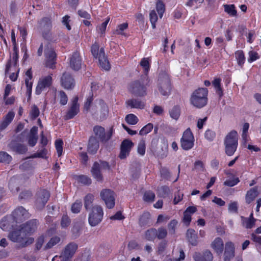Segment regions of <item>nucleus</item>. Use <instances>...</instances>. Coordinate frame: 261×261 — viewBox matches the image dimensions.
<instances>
[{
    "label": "nucleus",
    "mask_w": 261,
    "mask_h": 261,
    "mask_svg": "<svg viewBox=\"0 0 261 261\" xmlns=\"http://www.w3.org/2000/svg\"><path fill=\"white\" fill-rule=\"evenodd\" d=\"M207 94L206 88H201L195 90L191 95L190 103L197 108L204 107L207 103Z\"/></svg>",
    "instance_id": "nucleus-1"
},
{
    "label": "nucleus",
    "mask_w": 261,
    "mask_h": 261,
    "mask_svg": "<svg viewBox=\"0 0 261 261\" xmlns=\"http://www.w3.org/2000/svg\"><path fill=\"white\" fill-rule=\"evenodd\" d=\"M8 238L13 242L17 243L19 247H24L31 244L34 241V239L29 237L20 227L11 232Z\"/></svg>",
    "instance_id": "nucleus-2"
},
{
    "label": "nucleus",
    "mask_w": 261,
    "mask_h": 261,
    "mask_svg": "<svg viewBox=\"0 0 261 261\" xmlns=\"http://www.w3.org/2000/svg\"><path fill=\"white\" fill-rule=\"evenodd\" d=\"M158 88L161 94L163 96L168 95L171 91V84L169 75L165 72L159 74Z\"/></svg>",
    "instance_id": "nucleus-3"
},
{
    "label": "nucleus",
    "mask_w": 261,
    "mask_h": 261,
    "mask_svg": "<svg viewBox=\"0 0 261 261\" xmlns=\"http://www.w3.org/2000/svg\"><path fill=\"white\" fill-rule=\"evenodd\" d=\"M167 145L164 140L159 141L158 139H153L151 142V149L154 154L160 159L167 156Z\"/></svg>",
    "instance_id": "nucleus-4"
},
{
    "label": "nucleus",
    "mask_w": 261,
    "mask_h": 261,
    "mask_svg": "<svg viewBox=\"0 0 261 261\" xmlns=\"http://www.w3.org/2000/svg\"><path fill=\"white\" fill-rule=\"evenodd\" d=\"M77 248V245L73 243L68 244L63 252L60 256H55L53 258V261H67L71 258L75 253Z\"/></svg>",
    "instance_id": "nucleus-5"
},
{
    "label": "nucleus",
    "mask_w": 261,
    "mask_h": 261,
    "mask_svg": "<svg viewBox=\"0 0 261 261\" xmlns=\"http://www.w3.org/2000/svg\"><path fill=\"white\" fill-rule=\"evenodd\" d=\"M110 167L109 164L104 161H99V163L95 162L91 169L92 176L98 181H102L103 180L101 171L110 170Z\"/></svg>",
    "instance_id": "nucleus-6"
},
{
    "label": "nucleus",
    "mask_w": 261,
    "mask_h": 261,
    "mask_svg": "<svg viewBox=\"0 0 261 261\" xmlns=\"http://www.w3.org/2000/svg\"><path fill=\"white\" fill-rule=\"evenodd\" d=\"M103 211L101 206H94L89 216V223L91 226L97 225L102 220L103 217Z\"/></svg>",
    "instance_id": "nucleus-7"
},
{
    "label": "nucleus",
    "mask_w": 261,
    "mask_h": 261,
    "mask_svg": "<svg viewBox=\"0 0 261 261\" xmlns=\"http://www.w3.org/2000/svg\"><path fill=\"white\" fill-rule=\"evenodd\" d=\"M194 137L191 129L188 128L183 133L180 139L181 147L184 150L191 149L194 144Z\"/></svg>",
    "instance_id": "nucleus-8"
},
{
    "label": "nucleus",
    "mask_w": 261,
    "mask_h": 261,
    "mask_svg": "<svg viewBox=\"0 0 261 261\" xmlns=\"http://www.w3.org/2000/svg\"><path fill=\"white\" fill-rule=\"evenodd\" d=\"M100 195L108 208H112L114 207L115 194L113 191L109 189H104L101 191Z\"/></svg>",
    "instance_id": "nucleus-9"
},
{
    "label": "nucleus",
    "mask_w": 261,
    "mask_h": 261,
    "mask_svg": "<svg viewBox=\"0 0 261 261\" xmlns=\"http://www.w3.org/2000/svg\"><path fill=\"white\" fill-rule=\"evenodd\" d=\"M129 91L132 93L138 96H144L146 95V87L138 81L131 83Z\"/></svg>",
    "instance_id": "nucleus-10"
},
{
    "label": "nucleus",
    "mask_w": 261,
    "mask_h": 261,
    "mask_svg": "<svg viewBox=\"0 0 261 261\" xmlns=\"http://www.w3.org/2000/svg\"><path fill=\"white\" fill-rule=\"evenodd\" d=\"M50 196L48 191L45 190H40L37 195L36 206L38 209L43 208L47 202Z\"/></svg>",
    "instance_id": "nucleus-11"
},
{
    "label": "nucleus",
    "mask_w": 261,
    "mask_h": 261,
    "mask_svg": "<svg viewBox=\"0 0 261 261\" xmlns=\"http://www.w3.org/2000/svg\"><path fill=\"white\" fill-rule=\"evenodd\" d=\"M51 84L52 77L50 75H47L40 78L36 88V93L37 95L40 94L43 90L50 87Z\"/></svg>",
    "instance_id": "nucleus-12"
},
{
    "label": "nucleus",
    "mask_w": 261,
    "mask_h": 261,
    "mask_svg": "<svg viewBox=\"0 0 261 261\" xmlns=\"http://www.w3.org/2000/svg\"><path fill=\"white\" fill-rule=\"evenodd\" d=\"M134 143L128 139L124 140L121 143L119 158L121 159H125L129 154L132 148L134 146Z\"/></svg>",
    "instance_id": "nucleus-13"
},
{
    "label": "nucleus",
    "mask_w": 261,
    "mask_h": 261,
    "mask_svg": "<svg viewBox=\"0 0 261 261\" xmlns=\"http://www.w3.org/2000/svg\"><path fill=\"white\" fill-rule=\"evenodd\" d=\"M46 58L45 65L50 68H53L56 63V54L52 48H47L45 51Z\"/></svg>",
    "instance_id": "nucleus-14"
},
{
    "label": "nucleus",
    "mask_w": 261,
    "mask_h": 261,
    "mask_svg": "<svg viewBox=\"0 0 261 261\" xmlns=\"http://www.w3.org/2000/svg\"><path fill=\"white\" fill-rule=\"evenodd\" d=\"M20 228L29 237L34 232L37 228V221L36 220H31L22 224Z\"/></svg>",
    "instance_id": "nucleus-15"
},
{
    "label": "nucleus",
    "mask_w": 261,
    "mask_h": 261,
    "mask_svg": "<svg viewBox=\"0 0 261 261\" xmlns=\"http://www.w3.org/2000/svg\"><path fill=\"white\" fill-rule=\"evenodd\" d=\"M78 97H74L72 101V105L65 116L66 120L73 118L79 112V105L77 103Z\"/></svg>",
    "instance_id": "nucleus-16"
},
{
    "label": "nucleus",
    "mask_w": 261,
    "mask_h": 261,
    "mask_svg": "<svg viewBox=\"0 0 261 261\" xmlns=\"http://www.w3.org/2000/svg\"><path fill=\"white\" fill-rule=\"evenodd\" d=\"M18 59V53L17 49L15 48H14V53L13 54L12 59H10L6 65V72L8 73L9 71L11 70V68H14L15 71H17L19 72V69H18L17 62Z\"/></svg>",
    "instance_id": "nucleus-17"
},
{
    "label": "nucleus",
    "mask_w": 261,
    "mask_h": 261,
    "mask_svg": "<svg viewBox=\"0 0 261 261\" xmlns=\"http://www.w3.org/2000/svg\"><path fill=\"white\" fill-rule=\"evenodd\" d=\"M82 59L77 51L74 52L70 58V66L74 70H78L81 68Z\"/></svg>",
    "instance_id": "nucleus-18"
},
{
    "label": "nucleus",
    "mask_w": 261,
    "mask_h": 261,
    "mask_svg": "<svg viewBox=\"0 0 261 261\" xmlns=\"http://www.w3.org/2000/svg\"><path fill=\"white\" fill-rule=\"evenodd\" d=\"M93 132L95 135V138L99 139L101 142H106L109 140L111 135L108 134L106 135L104 128L99 126H96L93 128Z\"/></svg>",
    "instance_id": "nucleus-19"
},
{
    "label": "nucleus",
    "mask_w": 261,
    "mask_h": 261,
    "mask_svg": "<svg viewBox=\"0 0 261 261\" xmlns=\"http://www.w3.org/2000/svg\"><path fill=\"white\" fill-rule=\"evenodd\" d=\"M62 86L66 89H71L74 86V81L71 75L64 73L61 79Z\"/></svg>",
    "instance_id": "nucleus-20"
},
{
    "label": "nucleus",
    "mask_w": 261,
    "mask_h": 261,
    "mask_svg": "<svg viewBox=\"0 0 261 261\" xmlns=\"http://www.w3.org/2000/svg\"><path fill=\"white\" fill-rule=\"evenodd\" d=\"M234 255V244L231 242H228L225 244L224 251V261H229Z\"/></svg>",
    "instance_id": "nucleus-21"
},
{
    "label": "nucleus",
    "mask_w": 261,
    "mask_h": 261,
    "mask_svg": "<svg viewBox=\"0 0 261 261\" xmlns=\"http://www.w3.org/2000/svg\"><path fill=\"white\" fill-rule=\"evenodd\" d=\"M100 66L105 70H109L111 68L110 64L106 58L103 48H101L98 56Z\"/></svg>",
    "instance_id": "nucleus-22"
},
{
    "label": "nucleus",
    "mask_w": 261,
    "mask_h": 261,
    "mask_svg": "<svg viewBox=\"0 0 261 261\" xmlns=\"http://www.w3.org/2000/svg\"><path fill=\"white\" fill-rule=\"evenodd\" d=\"M197 211L195 206H189L184 213L182 221L186 226H189L191 221V216Z\"/></svg>",
    "instance_id": "nucleus-23"
},
{
    "label": "nucleus",
    "mask_w": 261,
    "mask_h": 261,
    "mask_svg": "<svg viewBox=\"0 0 261 261\" xmlns=\"http://www.w3.org/2000/svg\"><path fill=\"white\" fill-rule=\"evenodd\" d=\"M52 27L50 17H44L38 22V28L42 32L48 31Z\"/></svg>",
    "instance_id": "nucleus-24"
},
{
    "label": "nucleus",
    "mask_w": 261,
    "mask_h": 261,
    "mask_svg": "<svg viewBox=\"0 0 261 261\" xmlns=\"http://www.w3.org/2000/svg\"><path fill=\"white\" fill-rule=\"evenodd\" d=\"M211 247L218 254H221L224 249V243L222 239L219 237L216 238L212 242Z\"/></svg>",
    "instance_id": "nucleus-25"
},
{
    "label": "nucleus",
    "mask_w": 261,
    "mask_h": 261,
    "mask_svg": "<svg viewBox=\"0 0 261 261\" xmlns=\"http://www.w3.org/2000/svg\"><path fill=\"white\" fill-rule=\"evenodd\" d=\"M15 116V113L13 111H10L3 118V119L0 123V130L5 129L9 124L12 122Z\"/></svg>",
    "instance_id": "nucleus-26"
},
{
    "label": "nucleus",
    "mask_w": 261,
    "mask_h": 261,
    "mask_svg": "<svg viewBox=\"0 0 261 261\" xmlns=\"http://www.w3.org/2000/svg\"><path fill=\"white\" fill-rule=\"evenodd\" d=\"M99 142L94 137H91L89 140L88 151L90 153L94 154L96 152L99 148Z\"/></svg>",
    "instance_id": "nucleus-27"
},
{
    "label": "nucleus",
    "mask_w": 261,
    "mask_h": 261,
    "mask_svg": "<svg viewBox=\"0 0 261 261\" xmlns=\"http://www.w3.org/2000/svg\"><path fill=\"white\" fill-rule=\"evenodd\" d=\"M126 105L127 107L135 109H142L145 107L144 102L138 99H128L126 101Z\"/></svg>",
    "instance_id": "nucleus-28"
},
{
    "label": "nucleus",
    "mask_w": 261,
    "mask_h": 261,
    "mask_svg": "<svg viewBox=\"0 0 261 261\" xmlns=\"http://www.w3.org/2000/svg\"><path fill=\"white\" fill-rule=\"evenodd\" d=\"M258 192L257 187H254L250 189L247 192L245 196L246 202L248 204L250 203L258 196Z\"/></svg>",
    "instance_id": "nucleus-29"
},
{
    "label": "nucleus",
    "mask_w": 261,
    "mask_h": 261,
    "mask_svg": "<svg viewBox=\"0 0 261 261\" xmlns=\"http://www.w3.org/2000/svg\"><path fill=\"white\" fill-rule=\"evenodd\" d=\"M224 144H230L232 145L238 146V134L236 131L233 130L230 132L225 139Z\"/></svg>",
    "instance_id": "nucleus-30"
},
{
    "label": "nucleus",
    "mask_w": 261,
    "mask_h": 261,
    "mask_svg": "<svg viewBox=\"0 0 261 261\" xmlns=\"http://www.w3.org/2000/svg\"><path fill=\"white\" fill-rule=\"evenodd\" d=\"M188 241L193 246H196L197 244V236L194 229H189L186 233Z\"/></svg>",
    "instance_id": "nucleus-31"
},
{
    "label": "nucleus",
    "mask_w": 261,
    "mask_h": 261,
    "mask_svg": "<svg viewBox=\"0 0 261 261\" xmlns=\"http://www.w3.org/2000/svg\"><path fill=\"white\" fill-rule=\"evenodd\" d=\"M13 214L16 219H21L23 217L27 218L29 216V213L22 206H19L16 208Z\"/></svg>",
    "instance_id": "nucleus-32"
},
{
    "label": "nucleus",
    "mask_w": 261,
    "mask_h": 261,
    "mask_svg": "<svg viewBox=\"0 0 261 261\" xmlns=\"http://www.w3.org/2000/svg\"><path fill=\"white\" fill-rule=\"evenodd\" d=\"M25 75L27 76V77L25 80V84L27 88V92L30 94L32 91L33 85V82L32 81V72L31 68L27 71Z\"/></svg>",
    "instance_id": "nucleus-33"
},
{
    "label": "nucleus",
    "mask_w": 261,
    "mask_h": 261,
    "mask_svg": "<svg viewBox=\"0 0 261 261\" xmlns=\"http://www.w3.org/2000/svg\"><path fill=\"white\" fill-rule=\"evenodd\" d=\"M169 114L170 117L177 120L180 115V108L178 106H174L170 111Z\"/></svg>",
    "instance_id": "nucleus-34"
},
{
    "label": "nucleus",
    "mask_w": 261,
    "mask_h": 261,
    "mask_svg": "<svg viewBox=\"0 0 261 261\" xmlns=\"http://www.w3.org/2000/svg\"><path fill=\"white\" fill-rule=\"evenodd\" d=\"M18 180L15 178H12L9 183V188L13 193H17L19 190Z\"/></svg>",
    "instance_id": "nucleus-35"
},
{
    "label": "nucleus",
    "mask_w": 261,
    "mask_h": 261,
    "mask_svg": "<svg viewBox=\"0 0 261 261\" xmlns=\"http://www.w3.org/2000/svg\"><path fill=\"white\" fill-rule=\"evenodd\" d=\"M156 229L150 228L145 231V238L148 241H153L156 237Z\"/></svg>",
    "instance_id": "nucleus-36"
},
{
    "label": "nucleus",
    "mask_w": 261,
    "mask_h": 261,
    "mask_svg": "<svg viewBox=\"0 0 261 261\" xmlns=\"http://www.w3.org/2000/svg\"><path fill=\"white\" fill-rule=\"evenodd\" d=\"M221 79L219 78L215 79L213 81V85L216 89V93L221 97L223 95V91L221 87Z\"/></svg>",
    "instance_id": "nucleus-37"
},
{
    "label": "nucleus",
    "mask_w": 261,
    "mask_h": 261,
    "mask_svg": "<svg viewBox=\"0 0 261 261\" xmlns=\"http://www.w3.org/2000/svg\"><path fill=\"white\" fill-rule=\"evenodd\" d=\"M150 214L148 212L144 213L140 217L139 219V224L141 226L147 225L149 221Z\"/></svg>",
    "instance_id": "nucleus-38"
},
{
    "label": "nucleus",
    "mask_w": 261,
    "mask_h": 261,
    "mask_svg": "<svg viewBox=\"0 0 261 261\" xmlns=\"http://www.w3.org/2000/svg\"><path fill=\"white\" fill-rule=\"evenodd\" d=\"M224 11L232 16H236L237 15V10H236L235 6L233 5H224Z\"/></svg>",
    "instance_id": "nucleus-39"
},
{
    "label": "nucleus",
    "mask_w": 261,
    "mask_h": 261,
    "mask_svg": "<svg viewBox=\"0 0 261 261\" xmlns=\"http://www.w3.org/2000/svg\"><path fill=\"white\" fill-rule=\"evenodd\" d=\"M242 224L244 227L247 229H250L252 228L256 221L251 219H248L245 217H242Z\"/></svg>",
    "instance_id": "nucleus-40"
},
{
    "label": "nucleus",
    "mask_w": 261,
    "mask_h": 261,
    "mask_svg": "<svg viewBox=\"0 0 261 261\" xmlns=\"http://www.w3.org/2000/svg\"><path fill=\"white\" fill-rule=\"evenodd\" d=\"M94 200V196L91 194H87L84 198V206L88 210L92 206Z\"/></svg>",
    "instance_id": "nucleus-41"
},
{
    "label": "nucleus",
    "mask_w": 261,
    "mask_h": 261,
    "mask_svg": "<svg viewBox=\"0 0 261 261\" xmlns=\"http://www.w3.org/2000/svg\"><path fill=\"white\" fill-rule=\"evenodd\" d=\"M236 58L237 60L238 64L242 66L245 61L244 54L242 50H238L235 53Z\"/></svg>",
    "instance_id": "nucleus-42"
},
{
    "label": "nucleus",
    "mask_w": 261,
    "mask_h": 261,
    "mask_svg": "<svg viewBox=\"0 0 261 261\" xmlns=\"http://www.w3.org/2000/svg\"><path fill=\"white\" fill-rule=\"evenodd\" d=\"M125 120L126 122L131 125H135L137 123L138 119L137 117L133 114H129L126 116Z\"/></svg>",
    "instance_id": "nucleus-43"
},
{
    "label": "nucleus",
    "mask_w": 261,
    "mask_h": 261,
    "mask_svg": "<svg viewBox=\"0 0 261 261\" xmlns=\"http://www.w3.org/2000/svg\"><path fill=\"white\" fill-rule=\"evenodd\" d=\"M143 198L147 202H152L155 198V194L150 191H146L144 193Z\"/></svg>",
    "instance_id": "nucleus-44"
},
{
    "label": "nucleus",
    "mask_w": 261,
    "mask_h": 261,
    "mask_svg": "<svg viewBox=\"0 0 261 261\" xmlns=\"http://www.w3.org/2000/svg\"><path fill=\"white\" fill-rule=\"evenodd\" d=\"M12 160V157L6 152H0V163H9Z\"/></svg>",
    "instance_id": "nucleus-45"
},
{
    "label": "nucleus",
    "mask_w": 261,
    "mask_h": 261,
    "mask_svg": "<svg viewBox=\"0 0 261 261\" xmlns=\"http://www.w3.org/2000/svg\"><path fill=\"white\" fill-rule=\"evenodd\" d=\"M156 238L160 240L165 238L167 236V230L164 227H160L156 229Z\"/></svg>",
    "instance_id": "nucleus-46"
},
{
    "label": "nucleus",
    "mask_w": 261,
    "mask_h": 261,
    "mask_svg": "<svg viewBox=\"0 0 261 261\" xmlns=\"http://www.w3.org/2000/svg\"><path fill=\"white\" fill-rule=\"evenodd\" d=\"M225 152L229 155L231 156L236 151L237 146V145H232L230 144H225Z\"/></svg>",
    "instance_id": "nucleus-47"
},
{
    "label": "nucleus",
    "mask_w": 261,
    "mask_h": 261,
    "mask_svg": "<svg viewBox=\"0 0 261 261\" xmlns=\"http://www.w3.org/2000/svg\"><path fill=\"white\" fill-rule=\"evenodd\" d=\"M158 194L160 196L165 197L170 193L169 187L167 186H162L158 189Z\"/></svg>",
    "instance_id": "nucleus-48"
},
{
    "label": "nucleus",
    "mask_w": 261,
    "mask_h": 261,
    "mask_svg": "<svg viewBox=\"0 0 261 261\" xmlns=\"http://www.w3.org/2000/svg\"><path fill=\"white\" fill-rule=\"evenodd\" d=\"M40 114V111L38 107L36 105L31 107V110L30 112V116L32 119H35Z\"/></svg>",
    "instance_id": "nucleus-49"
},
{
    "label": "nucleus",
    "mask_w": 261,
    "mask_h": 261,
    "mask_svg": "<svg viewBox=\"0 0 261 261\" xmlns=\"http://www.w3.org/2000/svg\"><path fill=\"white\" fill-rule=\"evenodd\" d=\"M156 9L160 18H162L165 10V5L162 1H159L156 3Z\"/></svg>",
    "instance_id": "nucleus-50"
},
{
    "label": "nucleus",
    "mask_w": 261,
    "mask_h": 261,
    "mask_svg": "<svg viewBox=\"0 0 261 261\" xmlns=\"http://www.w3.org/2000/svg\"><path fill=\"white\" fill-rule=\"evenodd\" d=\"M77 180L79 182L84 185H90L91 184V179L86 175H81L77 177Z\"/></svg>",
    "instance_id": "nucleus-51"
},
{
    "label": "nucleus",
    "mask_w": 261,
    "mask_h": 261,
    "mask_svg": "<svg viewBox=\"0 0 261 261\" xmlns=\"http://www.w3.org/2000/svg\"><path fill=\"white\" fill-rule=\"evenodd\" d=\"M60 241V238L59 237L55 236L50 239L49 241L45 246V248H51Z\"/></svg>",
    "instance_id": "nucleus-52"
},
{
    "label": "nucleus",
    "mask_w": 261,
    "mask_h": 261,
    "mask_svg": "<svg viewBox=\"0 0 261 261\" xmlns=\"http://www.w3.org/2000/svg\"><path fill=\"white\" fill-rule=\"evenodd\" d=\"M99 45L96 42L94 43L91 46V53H92L93 56L94 57V58H95L96 59H97V58L98 59V56H99V52H100V50H99Z\"/></svg>",
    "instance_id": "nucleus-53"
},
{
    "label": "nucleus",
    "mask_w": 261,
    "mask_h": 261,
    "mask_svg": "<svg viewBox=\"0 0 261 261\" xmlns=\"http://www.w3.org/2000/svg\"><path fill=\"white\" fill-rule=\"evenodd\" d=\"M109 21L110 18L108 17L105 22H102L100 25L97 27V31L98 33H100L101 35H103L105 33L106 27Z\"/></svg>",
    "instance_id": "nucleus-54"
},
{
    "label": "nucleus",
    "mask_w": 261,
    "mask_h": 261,
    "mask_svg": "<svg viewBox=\"0 0 261 261\" xmlns=\"http://www.w3.org/2000/svg\"><path fill=\"white\" fill-rule=\"evenodd\" d=\"M153 128V125L151 123H148L144 126L139 132V134L141 136L145 135L150 132Z\"/></svg>",
    "instance_id": "nucleus-55"
},
{
    "label": "nucleus",
    "mask_w": 261,
    "mask_h": 261,
    "mask_svg": "<svg viewBox=\"0 0 261 261\" xmlns=\"http://www.w3.org/2000/svg\"><path fill=\"white\" fill-rule=\"evenodd\" d=\"M82 206V203L80 201H76L71 206V211L73 213H78Z\"/></svg>",
    "instance_id": "nucleus-56"
},
{
    "label": "nucleus",
    "mask_w": 261,
    "mask_h": 261,
    "mask_svg": "<svg viewBox=\"0 0 261 261\" xmlns=\"http://www.w3.org/2000/svg\"><path fill=\"white\" fill-rule=\"evenodd\" d=\"M58 96L60 103L62 105H65L68 101V97L66 93L63 91H60L58 93Z\"/></svg>",
    "instance_id": "nucleus-57"
},
{
    "label": "nucleus",
    "mask_w": 261,
    "mask_h": 261,
    "mask_svg": "<svg viewBox=\"0 0 261 261\" xmlns=\"http://www.w3.org/2000/svg\"><path fill=\"white\" fill-rule=\"evenodd\" d=\"M145 142L144 140H141L138 145L137 151L139 154L143 155L145 153Z\"/></svg>",
    "instance_id": "nucleus-58"
},
{
    "label": "nucleus",
    "mask_w": 261,
    "mask_h": 261,
    "mask_svg": "<svg viewBox=\"0 0 261 261\" xmlns=\"http://www.w3.org/2000/svg\"><path fill=\"white\" fill-rule=\"evenodd\" d=\"M63 142L61 139L57 140L55 142V146L58 156H60L62 154L63 151Z\"/></svg>",
    "instance_id": "nucleus-59"
},
{
    "label": "nucleus",
    "mask_w": 261,
    "mask_h": 261,
    "mask_svg": "<svg viewBox=\"0 0 261 261\" xmlns=\"http://www.w3.org/2000/svg\"><path fill=\"white\" fill-rule=\"evenodd\" d=\"M203 2L204 0H188L186 3V5L190 7L195 6L197 8L202 3H203Z\"/></svg>",
    "instance_id": "nucleus-60"
},
{
    "label": "nucleus",
    "mask_w": 261,
    "mask_h": 261,
    "mask_svg": "<svg viewBox=\"0 0 261 261\" xmlns=\"http://www.w3.org/2000/svg\"><path fill=\"white\" fill-rule=\"evenodd\" d=\"M13 149L16 152L21 154L25 153L27 150V147L22 144H17L13 146Z\"/></svg>",
    "instance_id": "nucleus-61"
},
{
    "label": "nucleus",
    "mask_w": 261,
    "mask_h": 261,
    "mask_svg": "<svg viewBox=\"0 0 261 261\" xmlns=\"http://www.w3.org/2000/svg\"><path fill=\"white\" fill-rule=\"evenodd\" d=\"M32 196V193L29 190H25L21 192L19 196L20 199L28 200Z\"/></svg>",
    "instance_id": "nucleus-62"
},
{
    "label": "nucleus",
    "mask_w": 261,
    "mask_h": 261,
    "mask_svg": "<svg viewBox=\"0 0 261 261\" xmlns=\"http://www.w3.org/2000/svg\"><path fill=\"white\" fill-rule=\"evenodd\" d=\"M128 27L127 23H123L118 25L117 29L115 31V34L118 35L123 34L124 30H126Z\"/></svg>",
    "instance_id": "nucleus-63"
},
{
    "label": "nucleus",
    "mask_w": 261,
    "mask_h": 261,
    "mask_svg": "<svg viewBox=\"0 0 261 261\" xmlns=\"http://www.w3.org/2000/svg\"><path fill=\"white\" fill-rule=\"evenodd\" d=\"M9 221L7 218H4L0 221V227L3 230H8L9 228Z\"/></svg>",
    "instance_id": "nucleus-64"
}]
</instances>
